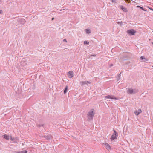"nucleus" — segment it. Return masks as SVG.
Masks as SVG:
<instances>
[{
	"mask_svg": "<svg viewBox=\"0 0 153 153\" xmlns=\"http://www.w3.org/2000/svg\"><path fill=\"white\" fill-rule=\"evenodd\" d=\"M43 124L37 125V126L39 127H40L42 126L43 127Z\"/></svg>",
	"mask_w": 153,
	"mask_h": 153,
	"instance_id": "22",
	"label": "nucleus"
},
{
	"mask_svg": "<svg viewBox=\"0 0 153 153\" xmlns=\"http://www.w3.org/2000/svg\"><path fill=\"white\" fill-rule=\"evenodd\" d=\"M96 56V55L95 54H93V55H91L90 56L91 57V56H94V57H95Z\"/></svg>",
	"mask_w": 153,
	"mask_h": 153,
	"instance_id": "28",
	"label": "nucleus"
},
{
	"mask_svg": "<svg viewBox=\"0 0 153 153\" xmlns=\"http://www.w3.org/2000/svg\"><path fill=\"white\" fill-rule=\"evenodd\" d=\"M85 31L87 33H91V31L89 29H85Z\"/></svg>",
	"mask_w": 153,
	"mask_h": 153,
	"instance_id": "17",
	"label": "nucleus"
},
{
	"mask_svg": "<svg viewBox=\"0 0 153 153\" xmlns=\"http://www.w3.org/2000/svg\"><path fill=\"white\" fill-rule=\"evenodd\" d=\"M128 55L127 54L124 53L122 57L120 58L119 60L120 62H122L123 61L127 60L128 59Z\"/></svg>",
	"mask_w": 153,
	"mask_h": 153,
	"instance_id": "2",
	"label": "nucleus"
},
{
	"mask_svg": "<svg viewBox=\"0 0 153 153\" xmlns=\"http://www.w3.org/2000/svg\"><path fill=\"white\" fill-rule=\"evenodd\" d=\"M63 41L64 42H67V40L66 39H64L63 40Z\"/></svg>",
	"mask_w": 153,
	"mask_h": 153,
	"instance_id": "29",
	"label": "nucleus"
},
{
	"mask_svg": "<svg viewBox=\"0 0 153 153\" xmlns=\"http://www.w3.org/2000/svg\"><path fill=\"white\" fill-rule=\"evenodd\" d=\"M142 112V111L140 109H139L138 111H136L134 112V114L136 115H138L139 114Z\"/></svg>",
	"mask_w": 153,
	"mask_h": 153,
	"instance_id": "12",
	"label": "nucleus"
},
{
	"mask_svg": "<svg viewBox=\"0 0 153 153\" xmlns=\"http://www.w3.org/2000/svg\"><path fill=\"white\" fill-rule=\"evenodd\" d=\"M145 58L144 57V56H141V57H140V59L141 60H144L145 59Z\"/></svg>",
	"mask_w": 153,
	"mask_h": 153,
	"instance_id": "21",
	"label": "nucleus"
},
{
	"mask_svg": "<svg viewBox=\"0 0 153 153\" xmlns=\"http://www.w3.org/2000/svg\"><path fill=\"white\" fill-rule=\"evenodd\" d=\"M18 21L19 24L24 25L26 22L25 20L23 18H19Z\"/></svg>",
	"mask_w": 153,
	"mask_h": 153,
	"instance_id": "6",
	"label": "nucleus"
},
{
	"mask_svg": "<svg viewBox=\"0 0 153 153\" xmlns=\"http://www.w3.org/2000/svg\"><path fill=\"white\" fill-rule=\"evenodd\" d=\"M3 137L4 139L7 140H9V136L7 135V134H4L3 136Z\"/></svg>",
	"mask_w": 153,
	"mask_h": 153,
	"instance_id": "13",
	"label": "nucleus"
},
{
	"mask_svg": "<svg viewBox=\"0 0 153 153\" xmlns=\"http://www.w3.org/2000/svg\"><path fill=\"white\" fill-rule=\"evenodd\" d=\"M114 133L111 138V140L116 139L118 136V133L116 132L115 130H114Z\"/></svg>",
	"mask_w": 153,
	"mask_h": 153,
	"instance_id": "4",
	"label": "nucleus"
},
{
	"mask_svg": "<svg viewBox=\"0 0 153 153\" xmlns=\"http://www.w3.org/2000/svg\"><path fill=\"white\" fill-rule=\"evenodd\" d=\"M112 1V2H115V3H116V0H111Z\"/></svg>",
	"mask_w": 153,
	"mask_h": 153,
	"instance_id": "27",
	"label": "nucleus"
},
{
	"mask_svg": "<svg viewBox=\"0 0 153 153\" xmlns=\"http://www.w3.org/2000/svg\"><path fill=\"white\" fill-rule=\"evenodd\" d=\"M84 44H86V45H89V42L87 41H84Z\"/></svg>",
	"mask_w": 153,
	"mask_h": 153,
	"instance_id": "20",
	"label": "nucleus"
},
{
	"mask_svg": "<svg viewBox=\"0 0 153 153\" xmlns=\"http://www.w3.org/2000/svg\"><path fill=\"white\" fill-rule=\"evenodd\" d=\"M121 72L120 73V74H119L118 75V78L119 79L120 77V74H121Z\"/></svg>",
	"mask_w": 153,
	"mask_h": 153,
	"instance_id": "31",
	"label": "nucleus"
},
{
	"mask_svg": "<svg viewBox=\"0 0 153 153\" xmlns=\"http://www.w3.org/2000/svg\"><path fill=\"white\" fill-rule=\"evenodd\" d=\"M125 64H127V63H125Z\"/></svg>",
	"mask_w": 153,
	"mask_h": 153,
	"instance_id": "34",
	"label": "nucleus"
},
{
	"mask_svg": "<svg viewBox=\"0 0 153 153\" xmlns=\"http://www.w3.org/2000/svg\"><path fill=\"white\" fill-rule=\"evenodd\" d=\"M68 86H66L65 89L64 90V94H65L66 93L67 91V90L68 89Z\"/></svg>",
	"mask_w": 153,
	"mask_h": 153,
	"instance_id": "16",
	"label": "nucleus"
},
{
	"mask_svg": "<svg viewBox=\"0 0 153 153\" xmlns=\"http://www.w3.org/2000/svg\"><path fill=\"white\" fill-rule=\"evenodd\" d=\"M120 7L121 9L124 12H128V10L126 8H125L123 6L121 5L120 6Z\"/></svg>",
	"mask_w": 153,
	"mask_h": 153,
	"instance_id": "11",
	"label": "nucleus"
},
{
	"mask_svg": "<svg viewBox=\"0 0 153 153\" xmlns=\"http://www.w3.org/2000/svg\"><path fill=\"white\" fill-rule=\"evenodd\" d=\"M152 67H153V66Z\"/></svg>",
	"mask_w": 153,
	"mask_h": 153,
	"instance_id": "36",
	"label": "nucleus"
},
{
	"mask_svg": "<svg viewBox=\"0 0 153 153\" xmlns=\"http://www.w3.org/2000/svg\"><path fill=\"white\" fill-rule=\"evenodd\" d=\"M112 65H112V64L111 65V66H112Z\"/></svg>",
	"mask_w": 153,
	"mask_h": 153,
	"instance_id": "35",
	"label": "nucleus"
},
{
	"mask_svg": "<svg viewBox=\"0 0 153 153\" xmlns=\"http://www.w3.org/2000/svg\"><path fill=\"white\" fill-rule=\"evenodd\" d=\"M94 111L92 109L90 110L88 113L87 117L89 120H91L93 119V117L95 114Z\"/></svg>",
	"mask_w": 153,
	"mask_h": 153,
	"instance_id": "1",
	"label": "nucleus"
},
{
	"mask_svg": "<svg viewBox=\"0 0 153 153\" xmlns=\"http://www.w3.org/2000/svg\"><path fill=\"white\" fill-rule=\"evenodd\" d=\"M80 83L81 85L83 86L88 83L90 84L91 83L90 82L88 81H82L80 82Z\"/></svg>",
	"mask_w": 153,
	"mask_h": 153,
	"instance_id": "8",
	"label": "nucleus"
},
{
	"mask_svg": "<svg viewBox=\"0 0 153 153\" xmlns=\"http://www.w3.org/2000/svg\"><path fill=\"white\" fill-rule=\"evenodd\" d=\"M138 90L136 89H133L132 88H129L128 89V94H132L137 93L138 92Z\"/></svg>",
	"mask_w": 153,
	"mask_h": 153,
	"instance_id": "3",
	"label": "nucleus"
},
{
	"mask_svg": "<svg viewBox=\"0 0 153 153\" xmlns=\"http://www.w3.org/2000/svg\"><path fill=\"white\" fill-rule=\"evenodd\" d=\"M149 60V59H146L145 58L144 60L143 61L144 62H146L147 61H148Z\"/></svg>",
	"mask_w": 153,
	"mask_h": 153,
	"instance_id": "23",
	"label": "nucleus"
},
{
	"mask_svg": "<svg viewBox=\"0 0 153 153\" xmlns=\"http://www.w3.org/2000/svg\"><path fill=\"white\" fill-rule=\"evenodd\" d=\"M2 13V10H0V14H1Z\"/></svg>",
	"mask_w": 153,
	"mask_h": 153,
	"instance_id": "30",
	"label": "nucleus"
},
{
	"mask_svg": "<svg viewBox=\"0 0 153 153\" xmlns=\"http://www.w3.org/2000/svg\"><path fill=\"white\" fill-rule=\"evenodd\" d=\"M10 139L11 140L13 141L14 140V138H12V137L11 136Z\"/></svg>",
	"mask_w": 153,
	"mask_h": 153,
	"instance_id": "24",
	"label": "nucleus"
},
{
	"mask_svg": "<svg viewBox=\"0 0 153 153\" xmlns=\"http://www.w3.org/2000/svg\"><path fill=\"white\" fill-rule=\"evenodd\" d=\"M127 32L128 34L130 35H133L135 34L136 31L133 29H130L127 30Z\"/></svg>",
	"mask_w": 153,
	"mask_h": 153,
	"instance_id": "5",
	"label": "nucleus"
},
{
	"mask_svg": "<svg viewBox=\"0 0 153 153\" xmlns=\"http://www.w3.org/2000/svg\"><path fill=\"white\" fill-rule=\"evenodd\" d=\"M137 7L140 8V9H141V10H142L143 11H147V10H146V9H145V8H143L142 7L140 6H137Z\"/></svg>",
	"mask_w": 153,
	"mask_h": 153,
	"instance_id": "15",
	"label": "nucleus"
},
{
	"mask_svg": "<svg viewBox=\"0 0 153 153\" xmlns=\"http://www.w3.org/2000/svg\"><path fill=\"white\" fill-rule=\"evenodd\" d=\"M105 99H115V100H117L118 99V98H117L116 97H115L114 96H113L112 95H108L106 96L105 97Z\"/></svg>",
	"mask_w": 153,
	"mask_h": 153,
	"instance_id": "7",
	"label": "nucleus"
},
{
	"mask_svg": "<svg viewBox=\"0 0 153 153\" xmlns=\"http://www.w3.org/2000/svg\"><path fill=\"white\" fill-rule=\"evenodd\" d=\"M68 75L69 77L70 78H72L73 76V72L72 71H70L68 73Z\"/></svg>",
	"mask_w": 153,
	"mask_h": 153,
	"instance_id": "10",
	"label": "nucleus"
},
{
	"mask_svg": "<svg viewBox=\"0 0 153 153\" xmlns=\"http://www.w3.org/2000/svg\"><path fill=\"white\" fill-rule=\"evenodd\" d=\"M151 10H152L153 11V9L152 8V9H150Z\"/></svg>",
	"mask_w": 153,
	"mask_h": 153,
	"instance_id": "33",
	"label": "nucleus"
},
{
	"mask_svg": "<svg viewBox=\"0 0 153 153\" xmlns=\"http://www.w3.org/2000/svg\"><path fill=\"white\" fill-rule=\"evenodd\" d=\"M117 24L120 25V26H121L122 25V24H123V22H122V21H121V22H117Z\"/></svg>",
	"mask_w": 153,
	"mask_h": 153,
	"instance_id": "19",
	"label": "nucleus"
},
{
	"mask_svg": "<svg viewBox=\"0 0 153 153\" xmlns=\"http://www.w3.org/2000/svg\"><path fill=\"white\" fill-rule=\"evenodd\" d=\"M52 136L51 135H45L43 136V137L45 138L47 140H50L52 138Z\"/></svg>",
	"mask_w": 153,
	"mask_h": 153,
	"instance_id": "9",
	"label": "nucleus"
},
{
	"mask_svg": "<svg viewBox=\"0 0 153 153\" xmlns=\"http://www.w3.org/2000/svg\"><path fill=\"white\" fill-rule=\"evenodd\" d=\"M12 153H20V152H16L14 151L12 152Z\"/></svg>",
	"mask_w": 153,
	"mask_h": 153,
	"instance_id": "25",
	"label": "nucleus"
},
{
	"mask_svg": "<svg viewBox=\"0 0 153 153\" xmlns=\"http://www.w3.org/2000/svg\"><path fill=\"white\" fill-rule=\"evenodd\" d=\"M54 19V17H53L52 18V19H51V20H53Z\"/></svg>",
	"mask_w": 153,
	"mask_h": 153,
	"instance_id": "32",
	"label": "nucleus"
},
{
	"mask_svg": "<svg viewBox=\"0 0 153 153\" xmlns=\"http://www.w3.org/2000/svg\"><path fill=\"white\" fill-rule=\"evenodd\" d=\"M20 153H27V150H24L22 151H19Z\"/></svg>",
	"mask_w": 153,
	"mask_h": 153,
	"instance_id": "18",
	"label": "nucleus"
},
{
	"mask_svg": "<svg viewBox=\"0 0 153 153\" xmlns=\"http://www.w3.org/2000/svg\"><path fill=\"white\" fill-rule=\"evenodd\" d=\"M126 1L127 2H128V3H130L131 2L130 0H126Z\"/></svg>",
	"mask_w": 153,
	"mask_h": 153,
	"instance_id": "26",
	"label": "nucleus"
},
{
	"mask_svg": "<svg viewBox=\"0 0 153 153\" xmlns=\"http://www.w3.org/2000/svg\"><path fill=\"white\" fill-rule=\"evenodd\" d=\"M105 146H106V148L107 149H111V147H110V145L107 143H106L105 144Z\"/></svg>",
	"mask_w": 153,
	"mask_h": 153,
	"instance_id": "14",
	"label": "nucleus"
}]
</instances>
